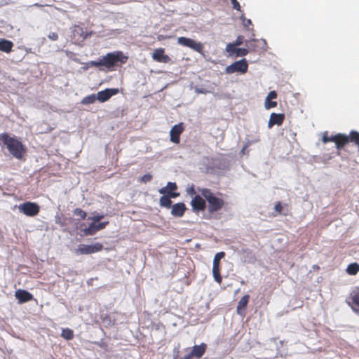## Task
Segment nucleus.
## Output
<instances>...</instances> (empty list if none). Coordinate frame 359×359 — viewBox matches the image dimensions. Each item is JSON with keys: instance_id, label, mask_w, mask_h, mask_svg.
Instances as JSON below:
<instances>
[{"instance_id": "f257e3e1", "label": "nucleus", "mask_w": 359, "mask_h": 359, "mask_svg": "<svg viewBox=\"0 0 359 359\" xmlns=\"http://www.w3.org/2000/svg\"><path fill=\"white\" fill-rule=\"evenodd\" d=\"M128 56L125 55L122 51H114L108 53L102 56L99 61H90L86 63L85 69L91 67H104L107 71L111 72L116 69V67H121L126 63Z\"/></svg>"}, {"instance_id": "f03ea898", "label": "nucleus", "mask_w": 359, "mask_h": 359, "mask_svg": "<svg viewBox=\"0 0 359 359\" xmlns=\"http://www.w3.org/2000/svg\"><path fill=\"white\" fill-rule=\"evenodd\" d=\"M0 145L6 146L9 153L17 159H21L26 151V147L21 141L6 133L0 134Z\"/></svg>"}, {"instance_id": "7ed1b4c3", "label": "nucleus", "mask_w": 359, "mask_h": 359, "mask_svg": "<svg viewBox=\"0 0 359 359\" xmlns=\"http://www.w3.org/2000/svg\"><path fill=\"white\" fill-rule=\"evenodd\" d=\"M198 191L201 194L202 196L205 198L208 203V211L212 214L221 210L224 206V201L217 197L211 189L208 188H198Z\"/></svg>"}, {"instance_id": "20e7f679", "label": "nucleus", "mask_w": 359, "mask_h": 359, "mask_svg": "<svg viewBox=\"0 0 359 359\" xmlns=\"http://www.w3.org/2000/svg\"><path fill=\"white\" fill-rule=\"evenodd\" d=\"M322 141L323 143L333 142L336 144V148L341 150L345 145L347 144L346 135L338 133L335 135L329 136L327 133H325Z\"/></svg>"}, {"instance_id": "39448f33", "label": "nucleus", "mask_w": 359, "mask_h": 359, "mask_svg": "<svg viewBox=\"0 0 359 359\" xmlns=\"http://www.w3.org/2000/svg\"><path fill=\"white\" fill-rule=\"evenodd\" d=\"M103 250V245L101 243H95L92 245L80 244L75 250V253L79 255H89L100 252Z\"/></svg>"}, {"instance_id": "423d86ee", "label": "nucleus", "mask_w": 359, "mask_h": 359, "mask_svg": "<svg viewBox=\"0 0 359 359\" xmlns=\"http://www.w3.org/2000/svg\"><path fill=\"white\" fill-rule=\"evenodd\" d=\"M20 212L28 217L36 216L40 211V206L34 202L27 201L18 206Z\"/></svg>"}, {"instance_id": "0eeeda50", "label": "nucleus", "mask_w": 359, "mask_h": 359, "mask_svg": "<svg viewBox=\"0 0 359 359\" xmlns=\"http://www.w3.org/2000/svg\"><path fill=\"white\" fill-rule=\"evenodd\" d=\"M248 64L247 60L245 59H242L227 66L225 69V72L228 74H233L235 72L245 74L248 72Z\"/></svg>"}, {"instance_id": "6e6552de", "label": "nucleus", "mask_w": 359, "mask_h": 359, "mask_svg": "<svg viewBox=\"0 0 359 359\" xmlns=\"http://www.w3.org/2000/svg\"><path fill=\"white\" fill-rule=\"evenodd\" d=\"M177 43L183 46L189 47L199 53H202L204 48L202 43L184 36L179 37L177 39Z\"/></svg>"}, {"instance_id": "1a4fd4ad", "label": "nucleus", "mask_w": 359, "mask_h": 359, "mask_svg": "<svg viewBox=\"0 0 359 359\" xmlns=\"http://www.w3.org/2000/svg\"><path fill=\"white\" fill-rule=\"evenodd\" d=\"M207 348L208 346L205 343H201L199 345H194L192 347L191 352L183 358L185 359H191L193 357L201 358L205 354Z\"/></svg>"}, {"instance_id": "9d476101", "label": "nucleus", "mask_w": 359, "mask_h": 359, "mask_svg": "<svg viewBox=\"0 0 359 359\" xmlns=\"http://www.w3.org/2000/svg\"><path fill=\"white\" fill-rule=\"evenodd\" d=\"M191 205L194 212H203L206 208V200L200 195H196L191 201Z\"/></svg>"}, {"instance_id": "9b49d317", "label": "nucleus", "mask_w": 359, "mask_h": 359, "mask_svg": "<svg viewBox=\"0 0 359 359\" xmlns=\"http://www.w3.org/2000/svg\"><path fill=\"white\" fill-rule=\"evenodd\" d=\"M184 130L183 123H180L173 126L170 131V141L175 144L180 142V135Z\"/></svg>"}, {"instance_id": "f8f14e48", "label": "nucleus", "mask_w": 359, "mask_h": 359, "mask_svg": "<svg viewBox=\"0 0 359 359\" xmlns=\"http://www.w3.org/2000/svg\"><path fill=\"white\" fill-rule=\"evenodd\" d=\"M118 93L117 88H107L104 90L99 91L97 94V100L100 102H104L109 100L113 95Z\"/></svg>"}, {"instance_id": "ddd939ff", "label": "nucleus", "mask_w": 359, "mask_h": 359, "mask_svg": "<svg viewBox=\"0 0 359 359\" xmlns=\"http://www.w3.org/2000/svg\"><path fill=\"white\" fill-rule=\"evenodd\" d=\"M177 189V186L176 183L169 182H168L167 186L160 189L158 192L161 194H168L170 197L175 198L180 196L179 193L175 192Z\"/></svg>"}, {"instance_id": "4468645a", "label": "nucleus", "mask_w": 359, "mask_h": 359, "mask_svg": "<svg viewBox=\"0 0 359 359\" xmlns=\"http://www.w3.org/2000/svg\"><path fill=\"white\" fill-rule=\"evenodd\" d=\"M164 53V48H156L152 54L153 60L158 62L168 63L170 61V58L168 55H165Z\"/></svg>"}, {"instance_id": "2eb2a0df", "label": "nucleus", "mask_w": 359, "mask_h": 359, "mask_svg": "<svg viewBox=\"0 0 359 359\" xmlns=\"http://www.w3.org/2000/svg\"><path fill=\"white\" fill-rule=\"evenodd\" d=\"M170 208L171 215L175 217H182L187 210L186 205L182 202L172 205Z\"/></svg>"}, {"instance_id": "dca6fc26", "label": "nucleus", "mask_w": 359, "mask_h": 359, "mask_svg": "<svg viewBox=\"0 0 359 359\" xmlns=\"http://www.w3.org/2000/svg\"><path fill=\"white\" fill-rule=\"evenodd\" d=\"M15 296L20 304L28 302L34 299L33 295L30 292L21 289L15 292Z\"/></svg>"}, {"instance_id": "f3484780", "label": "nucleus", "mask_w": 359, "mask_h": 359, "mask_svg": "<svg viewBox=\"0 0 359 359\" xmlns=\"http://www.w3.org/2000/svg\"><path fill=\"white\" fill-rule=\"evenodd\" d=\"M346 303L356 313H359V292L351 293Z\"/></svg>"}, {"instance_id": "a211bd4d", "label": "nucleus", "mask_w": 359, "mask_h": 359, "mask_svg": "<svg viewBox=\"0 0 359 359\" xmlns=\"http://www.w3.org/2000/svg\"><path fill=\"white\" fill-rule=\"evenodd\" d=\"M238 46L229 43L226 47V50L230 55H236V56H245L248 53V50L246 48H238Z\"/></svg>"}, {"instance_id": "6ab92c4d", "label": "nucleus", "mask_w": 359, "mask_h": 359, "mask_svg": "<svg viewBox=\"0 0 359 359\" xmlns=\"http://www.w3.org/2000/svg\"><path fill=\"white\" fill-rule=\"evenodd\" d=\"M285 120L284 114L272 113L268 123V127L272 128L274 125L281 126Z\"/></svg>"}, {"instance_id": "aec40b11", "label": "nucleus", "mask_w": 359, "mask_h": 359, "mask_svg": "<svg viewBox=\"0 0 359 359\" xmlns=\"http://www.w3.org/2000/svg\"><path fill=\"white\" fill-rule=\"evenodd\" d=\"M250 299V295L245 294L244 295L238 302L237 307H236V312L238 315L241 316H244L245 314V309L247 307V305L248 304Z\"/></svg>"}, {"instance_id": "412c9836", "label": "nucleus", "mask_w": 359, "mask_h": 359, "mask_svg": "<svg viewBox=\"0 0 359 359\" xmlns=\"http://www.w3.org/2000/svg\"><path fill=\"white\" fill-rule=\"evenodd\" d=\"M13 47V43L11 41L2 39L0 40V50L5 53H11Z\"/></svg>"}, {"instance_id": "4be33fe9", "label": "nucleus", "mask_w": 359, "mask_h": 359, "mask_svg": "<svg viewBox=\"0 0 359 359\" xmlns=\"http://www.w3.org/2000/svg\"><path fill=\"white\" fill-rule=\"evenodd\" d=\"M347 144L348 142L354 143L359 147V133L355 130H351L348 135H346Z\"/></svg>"}, {"instance_id": "5701e85b", "label": "nucleus", "mask_w": 359, "mask_h": 359, "mask_svg": "<svg viewBox=\"0 0 359 359\" xmlns=\"http://www.w3.org/2000/svg\"><path fill=\"white\" fill-rule=\"evenodd\" d=\"M171 198L168 194L161 196L159 199L160 205L168 209L170 208L172 206Z\"/></svg>"}, {"instance_id": "b1692460", "label": "nucleus", "mask_w": 359, "mask_h": 359, "mask_svg": "<svg viewBox=\"0 0 359 359\" xmlns=\"http://www.w3.org/2000/svg\"><path fill=\"white\" fill-rule=\"evenodd\" d=\"M346 271L349 275H356L359 272V264L356 262L348 264Z\"/></svg>"}, {"instance_id": "393cba45", "label": "nucleus", "mask_w": 359, "mask_h": 359, "mask_svg": "<svg viewBox=\"0 0 359 359\" xmlns=\"http://www.w3.org/2000/svg\"><path fill=\"white\" fill-rule=\"evenodd\" d=\"M212 273L214 276L215 280L220 284L222 281V278L220 275V267L219 266H217V264H213L212 266Z\"/></svg>"}, {"instance_id": "a878e982", "label": "nucleus", "mask_w": 359, "mask_h": 359, "mask_svg": "<svg viewBox=\"0 0 359 359\" xmlns=\"http://www.w3.org/2000/svg\"><path fill=\"white\" fill-rule=\"evenodd\" d=\"M96 224L95 222H92L89 224L88 227L83 229V233L85 236H93L97 232Z\"/></svg>"}, {"instance_id": "bb28decb", "label": "nucleus", "mask_w": 359, "mask_h": 359, "mask_svg": "<svg viewBox=\"0 0 359 359\" xmlns=\"http://www.w3.org/2000/svg\"><path fill=\"white\" fill-rule=\"evenodd\" d=\"M241 20L242 21L243 27L248 30H252V22L250 19H247L244 14L241 15Z\"/></svg>"}, {"instance_id": "cd10ccee", "label": "nucleus", "mask_w": 359, "mask_h": 359, "mask_svg": "<svg viewBox=\"0 0 359 359\" xmlns=\"http://www.w3.org/2000/svg\"><path fill=\"white\" fill-rule=\"evenodd\" d=\"M61 336L67 340H71L74 338V332L69 328H65L62 330Z\"/></svg>"}, {"instance_id": "c85d7f7f", "label": "nucleus", "mask_w": 359, "mask_h": 359, "mask_svg": "<svg viewBox=\"0 0 359 359\" xmlns=\"http://www.w3.org/2000/svg\"><path fill=\"white\" fill-rule=\"evenodd\" d=\"M97 100V96L95 94L87 95L81 101L83 104H90L94 103Z\"/></svg>"}, {"instance_id": "c756f323", "label": "nucleus", "mask_w": 359, "mask_h": 359, "mask_svg": "<svg viewBox=\"0 0 359 359\" xmlns=\"http://www.w3.org/2000/svg\"><path fill=\"white\" fill-rule=\"evenodd\" d=\"M225 256V253L224 252H217L213 259V264H217V266H219L220 264V260Z\"/></svg>"}, {"instance_id": "7c9ffc66", "label": "nucleus", "mask_w": 359, "mask_h": 359, "mask_svg": "<svg viewBox=\"0 0 359 359\" xmlns=\"http://www.w3.org/2000/svg\"><path fill=\"white\" fill-rule=\"evenodd\" d=\"M74 215L80 217L82 219H84L87 216V213L81 208H76L74 210Z\"/></svg>"}, {"instance_id": "2f4dec72", "label": "nucleus", "mask_w": 359, "mask_h": 359, "mask_svg": "<svg viewBox=\"0 0 359 359\" xmlns=\"http://www.w3.org/2000/svg\"><path fill=\"white\" fill-rule=\"evenodd\" d=\"M264 105H265V108L266 109H269L276 107L277 106V102L272 101L271 100H267V99H266Z\"/></svg>"}, {"instance_id": "473e14b6", "label": "nucleus", "mask_w": 359, "mask_h": 359, "mask_svg": "<svg viewBox=\"0 0 359 359\" xmlns=\"http://www.w3.org/2000/svg\"><path fill=\"white\" fill-rule=\"evenodd\" d=\"M92 217H88V219L92 220L93 222H98L104 217V215L95 214Z\"/></svg>"}, {"instance_id": "72a5a7b5", "label": "nucleus", "mask_w": 359, "mask_h": 359, "mask_svg": "<svg viewBox=\"0 0 359 359\" xmlns=\"http://www.w3.org/2000/svg\"><path fill=\"white\" fill-rule=\"evenodd\" d=\"M153 178L152 175L147 173L144 175L140 180L142 183H147L150 182Z\"/></svg>"}, {"instance_id": "f704fd0d", "label": "nucleus", "mask_w": 359, "mask_h": 359, "mask_svg": "<svg viewBox=\"0 0 359 359\" xmlns=\"http://www.w3.org/2000/svg\"><path fill=\"white\" fill-rule=\"evenodd\" d=\"M187 193L189 196H196V195H197L196 194V191L195 189V187H194V184H191L190 187H189L187 189Z\"/></svg>"}, {"instance_id": "c9c22d12", "label": "nucleus", "mask_w": 359, "mask_h": 359, "mask_svg": "<svg viewBox=\"0 0 359 359\" xmlns=\"http://www.w3.org/2000/svg\"><path fill=\"white\" fill-rule=\"evenodd\" d=\"M283 205H281V203L280 202H277L276 204H275V206H274V210L277 212V213L278 215H280L282 213V210H283Z\"/></svg>"}, {"instance_id": "e433bc0d", "label": "nucleus", "mask_w": 359, "mask_h": 359, "mask_svg": "<svg viewBox=\"0 0 359 359\" xmlns=\"http://www.w3.org/2000/svg\"><path fill=\"white\" fill-rule=\"evenodd\" d=\"M231 3L233 9H236L238 11H241L240 4L237 0H231Z\"/></svg>"}, {"instance_id": "4c0bfd02", "label": "nucleus", "mask_w": 359, "mask_h": 359, "mask_svg": "<svg viewBox=\"0 0 359 359\" xmlns=\"http://www.w3.org/2000/svg\"><path fill=\"white\" fill-rule=\"evenodd\" d=\"M243 36H238L236 41L232 43L233 45H236V46H240L243 43Z\"/></svg>"}, {"instance_id": "58836bf2", "label": "nucleus", "mask_w": 359, "mask_h": 359, "mask_svg": "<svg viewBox=\"0 0 359 359\" xmlns=\"http://www.w3.org/2000/svg\"><path fill=\"white\" fill-rule=\"evenodd\" d=\"M276 97H277V93L276 91L273 90V91L269 92V93L266 96V99H267V100H269L276 99Z\"/></svg>"}, {"instance_id": "ea45409f", "label": "nucleus", "mask_w": 359, "mask_h": 359, "mask_svg": "<svg viewBox=\"0 0 359 359\" xmlns=\"http://www.w3.org/2000/svg\"><path fill=\"white\" fill-rule=\"evenodd\" d=\"M108 224L109 222H103L96 224L97 231L104 229Z\"/></svg>"}, {"instance_id": "a19ab883", "label": "nucleus", "mask_w": 359, "mask_h": 359, "mask_svg": "<svg viewBox=\"0 0 359 359\" xmlns=\"http://www.w3.org/2000/svg\"><path fill=\"white\" fill-rule=\"evenodd\" d=\"M48 38L52 41H57L58 39V35L55 32H51L48 34Z\"/></svg>"}, {"instance_id": "79ce46f5", "label": "nucleus", "mask_w": 359, "mask_h": 359, "mask_svg": "<svg viewBox=\"0 0 359 359\" xmlns=\"http://www.w3.org/2000/svg\"><path fill=\"white\" fill-rule=\"evenodd\" d=\"M196 91L198 93H206V90L203 89H196Z\"/></svg>"}, {"instance_id": "37998d69", "label": "nucleus", "mask_w": 359, "mask_h": 359, "mask_svg": "<svg viewBox=\"0 0 359 359\" xmlns=\"http://www.w3.org/2000/svg\"><path fill=\"white\" fill-rule=\"evenodd\" d=\"M313 269L314 270H319L320 267L318 265H313Z\"/></svg>"}, {"instance_id": "c03bdc74", "label": "nucleus", "mask_w": 359, "mask_h": 359, "mask_svg": "<svg viewBox=\"0 0 359 359\" xmlns=\"http://www.w3.org/2000/svg\"><path fill=\"white\" fill-rule=\"evenodd\" d=\"M182 359H185V358H182Z\"/></svg>"}]
</instances>
